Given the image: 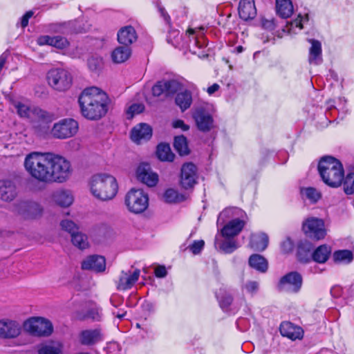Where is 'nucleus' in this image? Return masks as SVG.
<instances>
[{
  "mask_svg": "<svg viewBox=\"0 0 354 354\" xmlns=\"http://www.w3.org/2000/svg\"><path fill=\"white\" fill-rule=\"evenodd\" d=\"M24 165L32 178L44 183H64L72 173L70 162L53 153L31 152L25 157Z\"/></svg>",
  "mask_w": 354,
  "mask_h": 354,
  "instance_id": "f257e3e1",
  "label": "nucleus"
},
{
  "mask_svg": "<svg viewBox=\"0 0 354 354\" xmlns=\"http://www.w3.org/2000/svg\"><path fill=\"white\" fill-rule=\"evenodd\" d=\"M247 215L244 211L238 207H227L218 216L216 225H223L220 234L215 237L214 243L219 250L225 254H230L239 248L235 237L243 229L247 222Z\"/></svg>",
  "mask_w": 354,
  "mask_h": 354,
  "instance_id": "f03ea898",
  "label": "nucleus"
},
{
  "mask_svg": "<svg viewBox=\"0 0 354 354\" xmlns=\"http://www.w3.org/2000/svg\"><path fill=\"white\" fill-rule=\"evenodd\" d=\"M108 97L100 88L91 86L85 88L79 97L82 115L89 120L101 118L107 112Z\"/></svg>",
  "mask_w": 354,
  "mask_h": 354,
  "instance_id": "7ed1b4c3",
  "label": "nucleus"
},
{
  "mask_svg": "<svg viewBox=\"0 0 354 354\" xmlns=\"http://www.w3.org/2000/svg\"><path fill=\"white\" fill-rule=\"evenodd\" d=\"M90 190L95 198L107 201L112 200L117 195L118 184L116 178L111 174H97L91 178Z\"/></svg>",
  "mask_w": 354,
  "mask_h": 354,
  "instance_id": "20e7f679",
  "label": "nucleus"
},
{
  "mask_svg": "<svg viewBox=\"0 0 354 354\" xmlns=\"http://www.w3.org/2000/svg\"><path fill=\"white\" fill-rule=\"evenodd\" d=\"M319 175L325 184L331 187H339L344 177L342 163L332 156L323 157L318 164Z\"/></svg>",
  "mask_w": 354,
  "mask_h": 354,
  "instance_id": "39448f33",
  "label": "nucleus"
},
{
  "mask_svg": "<svg viewBox=\"0 0 354 354\" xmlns=\"http://www.w3.org/2000/svg\"><path fill=\"white\" fill-rule=\"evenodd\" d=\"M124 203L130 212L141 214L149 206L148 194L142 189L132 188L126 194Z\"/></svg>",
  "mask_w": 354,
  "mask_h": 354,
  "instance_id": "423d86ee",
  "label": "nucleus"
},
{
  "mask_svg": "<svg viewBox=\"0 0 354 354\" xmlns=\"http://www.w3.org/2000/svg\"><path fill=\"white\" fill-rule=\"evenodd\" d=\"M48 84L54 90L64 92L68 90L73 84L71 73L64 68H55L49 70L46 74Z\"/></svg>",
  "mask_w": 354,
  "mask_h": 354,
  "instance_id": "0eeeda50",
  "label": "nucleus"
},
{
  "mask_svg": "<svg viewBox=\"0 0 354 354\" xmlns=\"http://www.w3.org/2000/svg\"><path fill=\"white\" fill-rule=\"evenodd\" d=\"M24 328L27 332L37 337H47L53 331L52 323L42 317H32L28 319L24 322Z\"/></svg>",
  "mask_w": 354,
  "mask_h": 354,
  "instance_id": "6e6552de",
  "label": "nucleus"
},
{
  "mask_svg": "<svg viewBox=\"0 0 354 354\" xmlns=\"http://www.w3.org/2000/svg\"><path fill=\"white\" fill-rule=\"evenodd\" d=\"M78 122L72 118H64L55 122L50 133L54 138L64 140L74 136L78 131Z\"/></svg>",
  "mask_w": 354,
  "mask_h": 354,
  "instance_id": "1a4fd4ad",
  "label": "nucleus"
},
{
  "mask_svg": "<svg viewBox=\"0 0 354 354\" xmlns=\"http://www.w3.org/2000/svg\"><path fill=\"white\" fill-rule=\"evenodd\" d=\"M13 105L21 118H28L32 120L51 121L53 116L38 107H31L22 102L15 101Z\"/></svg>",
  "mask_w": 354,
  "mask_h": 354,
  "instance_id": "9d476101",
  "label": "nucleus"
},
{
  "mask_svg": "<svg viewBox=\"0 0 354 354\" xmlns=\"http://www.w3.org/2000/svg\"><path fill=\"white\" fill-rule=\"evenodd\" d=\"M303 230L305 234L310 239L321 240L327 234L325 222L322 218L308 217L303 223Z\"/></svg>",
  "mask_w": 354,
  "mask_h": 354,
  "instance_id": "9b49d317",
  "label": "nucleus"
},
{
  "mask_svg": "<svg viewBox=\"0 0 354 354\" xmlns=\"http://www.w3.org/2000/svg\"><path fill=\"white\" fill-rule=\"evenodd\" d=\"M301 285V276L297 272H291L281 278L278 288L281 291L296 293L300 290Z\"/></svg>",
  "mask_w": 354,
  "mask_h": 354,
  "instance_id": "f8f14e48",
  "label": "nucleus"
},
{
  "mask_svg": "<svg viewBox=\"0 0 354 354\" xmlns=\"http://www.w3.org/2000/svg\"><path fill=\"white\" fill-rule=\"evenodd\" d=\"M193 118L197 128L201 131H209L214 127L212 114L203 107L196 109L193 113Z\"/></svg>",
  "mask_w": 354,
  "mask_h": 354,
  "instance_id": "ddd939ff",
  "label": "nucleus"
},
{
  "mask_svg": "<svg viewBox=\"0 0 354 354\" xmlns=\"http://www.w3.org/2000/svg\"><path fill=\"white\" fill-rule=\"evenodd\" d=\"M197 168L195 165L191 162L184 164L181 168L180 185L185 189L194 187L196 183Z\"/></svg>",
  "mask_w": 354,
  "mask_h": 354,
  "instance_id": "4468645a",
  "label": "nucleus"
},
{
  "mask_svg": "<svg viewBox=\"0 0 354 354\" xmlns=\"http://www.w3.org/2000/svg\"><path fill=\"white\" fill-rule=\"evenodd\" d=\"M180 84L175 80L160 81L152 87V94L156 97H169L175 93Z\"/></svg>",
  "mask_w": 354,
  "mask_h": 354,
  "instance_id": "2eb2a0df",
  "label": "nucleus"
},
{
  "mask_svg": "<svg viewBox=\"0 0 354 354\" xmlns=\"http://www.w3.org/2000/svg\"><path fill=\"white\" fill-rule=\"evenodd\" d=\"M137 179L149 187L155 186L158 181V176L152 171L147 164H140L136 169Z\"/></svg>",
  "mask_w": 354,
  "mask_h": 354,
  "instance_id": "dca6fc26",
  "label": "nucleus"
},
{
  "mask_svg": "<svg viewBox=\"0 0 354 354\" xmlns=\"http://www.w3.org/2000/svg\"><path fill=\"white\" fill-rule=\"evenodd\" d=\"M140 274V271L138 269L122 271L117 281V288L120 290L130 289L138 280Z\"/></svg>",
  "mask_w": 354,
  "mask_h": 354,
  "instance_id": "f3484780",
  "label": "nucleus"
},
{
  "mask_svg": "<svg viewBox=\"0 0 354 354\" xmlns=\"http://www.w3.org/2000/svg\"><path fill=\"white\" fill-rule=\"evenodd\" d=\"M21 332L20 324L13 320H0V337L3 338H15Z\"/></svg>",
  "mask_w": 354,
  "mask_h": 354,
  "instance_id": "a211bd4d",
  "label": "nucleus"
},
{
  "mask_svg": "<svg viewBox=\"0 0 354 354\" xmlns=\"http://www.w3.org/2000/svg\"><path fill=\"white\" fill-rule=\"evenodd\" d=\"M102 339L103 335L98 328L84 330L79 334V342L84 346H92Z\"/></svg>",
  "mask_w": 354,
  "mask_h": 354,
  "instance_id": "6ab92c4d",
  "label": "nucleus"
},
{
  "mask_svg": "<svg viewBox=\"0 0 354 354\" xmlns=\"http://www.w3.org/2000/svg\"><path fill=\"white\" fill-rule=\"evenodd\" d=\"M82 268L83 270H91L95 272H103L106 268V260L102 256H89L82 261Z\"/></svg>",
  "mask_w": 354,
  "mask_h": 354,
  "instance_id": "aec40b11",
  "label": "nucleus"
},
{
  "mask_svg": "<svg viewBox=\"0 0 354 354\" xmlns=\"http://www.w3.org/2000/svg\"><path fill=\"white\" fill-rule=\"evenodd\" d=\"M151 136L152 129L151 127L145 123L136 126L131 133V140L137 144L149 140Z\"/></svg>",
  "mask_w": 354,
  "mask_h": 354,
  "instance_id": "412c9836",
  "label": "nucleus"
},
{
  "mask_svg": "<svg viewBox=\"0 0 354 354\" xmlns=\"http://www.w3.org/2000/svg\"><path fill=\"white\" fill-rule=\"evenodd\" d=\"M51 197L53 202L62 207H69L74 201L72 192L67 189L56 190L53 193Z\"/></svg>",
  "mask_w": 354,
  "mask_h": 354,
  "instance_id": "4be33fe9",
  "label": "nucleus"
},
{
  "mask_svg": "<svg viewBox=\"0 0 354 354\" xmlns=\"http://www.w3.org/2000/svg\"><path fill=\"white\" fill-rule=\"evenodd\" d=\"M279 329L281 335L292 340L299 339L303 337L304 331L302 328L290 322H283Z\"/></svg>",
  "mask_w": 354,
  "mask_h": 354,
  "instance_id": "5701e85b",
  "label": "nucleus"
},
{
  "mask_svg": "<svg viewBox=\"0 0 354 354\" xmlns=\"http://www.w3.org/2000/svg\"><path fill=\"white\" fill-rule=\"evenodd\" d=\"M311 46L309 48L308 62L310 64L319 65L322 64V49L320 41L315 39H308Z\"/></svg>",
  "mask_w": 354,
  "mask_h": 354,
  "instance_id": "b1692460",
  "label": "nucleus"
},
{
  "mask_svg": "<svg viewBox=\"0 0 354 354\" xmlns=\"http://www.w3.org/2000/svg\"><path fill=\"white\" fill-rule=\"evenodd\" d=\"M137 39V34L134 28L127 26L120 29L118 32V41L119 43L129 46Z\"/></svg>",
  "mask_w": 354,
  "mask_h": 354,
  "instance_id": "393cba45",
  "label": "nucleus"
},
{
  "mask_svg": "<svg viewBox=\"0 0 354 354\" xmlns=\"http://www.w3.org/2000/svg\"><path fill=\"white\" fill-rule=\"evenodd\" d=\"M239 15L245 21L254 18L257 15V10L254 1L252 0H241Z\"/></svg>",
  "mask_w": 354,
  "mask_h": 354,
  "instance_id": "a878e982",
  "label": "nucleus"
},
{
  "mask_svg": "<svg viewBox=\"0 0 354 354\" xmlns=\"http://www.w3.org/2000/svg\"><path fill=\"white\" fill-rule=\"evenodd\" d=\"M17 196V188L11 180H0V198L5 201H12Z\"/></svg>",
  "mask_w": 354,
  "mask_h": 354,
  "instance_id": "bb28decb",
  "label": "nucleus"
},
{
  "mask_svg": "<svg viewBox=\"0 0 354 354\" xmlns=\"http://www.w3.org/2000/svg\"><path fill=\"white\" fill-rule=\"evenodd\" d=\"M268 244V236L265 233L254 234L250 237V246L257 251L264 250Z\"/></svg>",
  "mask_w": 354,
  "mask_h": 354,
  "instance_id": "cd10ccee",
  "label": "nucleus"
},
{
  "mask_svg": "<svg viewBox=\"0 0 354 354\" xmlns=\"http://www.w3.org/2000/svg\"><path fill=\"white\" fill-rule=\"evenodd\" d=\"M276 10L282 18L290 17L293 12V6L290 0H276Z\"/></svg>",
  "mask_w": 354,
  "mask_h": 354,
  "instance_id": "c85d7f7f",
  "label": "nucleus"
},
{
  "mask_svg": "<svg viewBox=\"0 0 354 354\" xmlns=\"http://www.w3.org/2000/svg\"><path fill=\"white\" fill-rule=\"evenodd\" d=\"M131 54V50L129 46H124L117 47L113 50L111 57L115 63H123L127 61Z\"/></svg>",
  "mask_w": 354,
  "mask_h": 354,
  "instance_id": "c756f323",
  "label": "nucleus"
},
{
  "mask_svg": "<svg viewBox=\"0 0 354 354\" xmlns=\"http://www.w3.org/2000/svg\"><path fill=\"white\" fill-rule=\"evenodd\" d=\"M301 197L310 203H316L322 197V194L317 189L311 187H303L300 190Z\"/></svg>",
  "mask_w": 354,
  "mask_h": 354,
  "instance_id": "7c9ffc66",
  "label": "nucleus"
},
{
  "mask_svg": "<svg viewBox=\"0 0 354 354\" xmlns=\"http://www.w3.org/2000/svg\"><path fill=\"white\" fill-rule=\"evenodd\" d=\"M176 104L180 107L182 111L187 110L192 104V94L188 91L178 93L176 97Z\"/></svg>",
  "mask_w": 354,
  "mask_h": 354,
  "instance_id": "2f4dec72",
  "label": "nucleus"
},
{
  "mask_svg": "<svg viewBox=\"0 0 354 354\" xmlns=\"http://www.w3.org/2000/svg\"><path fill=\"white\" fill-rule=\"evenodd\" d=\"M331 250L330 248L326 245H322L318 247L314 252L312 254L313 259L319 263H325L330 254Z\"/></svg>",
  "mask_w": 354,
  "mask_h": 354,
  "instance_id": "473e14b6",
  "label": "nucleus"
},
{
  "mask_svg": "<svg viewBox=\"0 0 354 354\" xmlns=\"http://www.w3.org/2000/svg\"><path fill=\"white\" fill-rule=\"evenodd\" d=\"M249 264L254 269L265 272L268 270V262L266 259L259 254H252L249 259Z\"/></svg>",
  "mask_w": 354,
  "mask_h": 354,
  "instance_id": "72a5a7b5",
  "label": "nucleus"
},
{
  "mask_svg": "<svg viewBox=\"0 0 354 354\" xmlns=\"http://www.w3.org/2000/svg\"><path fill=\"white\" fill-rule=\"evenodd\" d=\"M71 238L72 244L80 250H85L90 246L87 235L80 230Z\"/></svg>",
  "mask_w": 354,
  "mask_h": 354,
  "instance_id": "f704fd0d",
  "label": "nucleus"
},
{
  "mask_svg": "<svg viewBox=\"0 0 354 354\" xmlns=\"http://www.w3.org/2000/svg\"><path fill=\"white\" fill-rule=\"evenodd\" d=\"M156 154L162 161H173L174 154L171 152L170 146L167 144H160L157 147Z\"/></svg>",
  "mask_w": 354,
  "mask_h": 354,
  "instance_id": "c9c22d12",
  "label": "nucleus"
},
{
  "mask_svg": "<svg viewBox=\"0 0 354 354\" xmlns=\"http://www.w3.org/2000/svg\"><path fill=\"white\" fill-rule=\"evenodd\" d=\"M38 354H63L62 346L58 342H53L41 346Z\"/></svg>",
  "mask_w": 354,
  "mask_h": 354,
  "instance_id": "e433bc0d",
  "label": "nucleus"
},
{
  "mask_svg": "<svg viewBox=\"0 0 354 354\" xmlns=\"http://www.w3.org/2000/svg\"><path fill=\"white\" fill-rule=\"evenodd\" d=\"M216 297L222 308H227L232 302V296L225 288H220L218 291L216 292Z\"/></svg>",
  "mask_w": 354,
  "mask_h": 354,
  "instance_id": "4c0bfd02",
  "label": "nucleus"
},
{
  "mask_svg": "<svg viewBox=\"0 0 354 354\" xmlns=\"http://www.w3.org/2000/svg\"><path fill=\"white\" fill-rule=\"evenodd\" d=\"M174 146L180 155L183 156L189 153L187 139L183 136H176L175 138Z\"/></svg>",
  "mask_w": 354,
  "mask_h": 354,
  "instance_id": "58836bf2",
  "label": "nucleus"
},
{
  "mask_svg": "<svg viewBox=\"0 0 354 354\" xmlns=\"http://www.w3.org/2000/svg\"><path fill=\"white\" fill-rule=\"evenodd\" d=\"M22 205L27 210L26 216L28 217L36 218L37 216L41 215L42 212L41 207L37 203H23Z\"/></svg>",
  "mask_w": 354,
  "mask_h": 354,
  "instance_id": "ea45409f",
  "label": "nucleus"
},
{
  "mask_svg": "<svg viewBox=\"0 0 354 354\" xmlns=\"http://www.w3.org/2000/svg\"><path fill=\"white\" fill-rule=\"evenodd\" d=\"M164 201L169 203H178L185 200V196L174 189H167L163 195Z\"/></svg>",
  "mask_w": 354,
  "mask_h": 354,
  "instance_id": "a19ab883",
  "label": "nucleus"
},
{
  "mask_svg": "<svg viewBox=\"0 0 354 354\" xmlns=\"http://www.w3.org/2000/svg\"><path fill=\"white\" fill-rule=\"evenodd\" d=\"M335 261L344 263H349L353 261L352 252L348 250L336 251L333 254Z\"/></svg>",
  "mask_w": 354,
  "mask_h": 354,
  "instance_id": "79ce46f5",
  "label": "nucleus"
},
{
  "mask_svg": "<svg viewBox=\"0 0 354 354\" xmlns=\"http://www.w3.org/2000/svg\"><path fill=\"white\" fill-rule=\"evenodd\" d=\"M60 226L62 230L71 234V237L80 230L79 226L69 219L62 220L60 222Z\"/></svg>",
  "mask_w": 354,
  "mask_h": 354,
  "instance_id": "37998d69",
  "label": "nucleus"
},
{
  "mask_svg": "<svg viewBox=\"0 0 354 354\" xmlns=\"http://www.w3.org/2000/svg\"><path fill=\"white\" fill-rule=\"evenodd\" d=\"M71 23L52 24L49 25L48 30L55 33L68 34L71 31L69 26Z\"/></svg>",
  "mask_w": 354,
  "mask_h": 354,
  "instance_id": "c03bdc74",
  "label": "nucleus"
},
{
  "mask_svg": "<svg viewBox=\"0 0 354 354\" xmlns=\"http://www.w3.org/2000/svg\"><path fill=\"white\" fill-rule=\"evenodd\" d=\"M344 190L346 194L354 193V173H349L346 175L344 183Z\"/></svg>",
  "mask_w": 354,
  "mask_h": 354,
  "instance_id": "a18cd8bd",
  "label": "nucleus"
},
{
  "mask_svg": "<svg viewBox=\"0 0 354 354\" xmlns=\"http://www.w3.org/2000/svg\"><path fill=\"white\" fill-rule=\"evenodd\" d=\"M187 33L189 34V48H191L192 46H196L198 47V48H201L205 45V40L203 39V38L201 37L199 39L194 35V30H189L187 31Z\"/></svg>",
  "mask_w": 354,
  "mask_h": 354,
  "instance_id": "49530a36",
  "label": "nucleus"
},
{
  "mask_svg": "<svg viewBox=\"0 0 354 354\" xmlns=\"http://www.w3.org/2000/svg\"><path fill=\"white\" fill-rule=\"evenodd\" d=\"M69 41L68 39L62 36H54L53 41L51 46L57 49L64 50L69 46Z\"/></svg>",
  "mask_w": 354,
  "mask_h": 354,
  "instance_id": "de8ad7c7",
  "label": "nucleus"
},
{
  "mask_svg": "<svg viewBox=\"0 0 354 354\" xmlns=\"http://www.w3.org/2000/svg\"><path fill=\"white\" fill-rule=\"evenodd\" d=\"M145 107L142 104H133L127 111V117L131 119L135 115L142 113Z\"/></svg>",
  "mask_w": 354,
  "mask_h": 354,
  "instance_id": "09e8293b",
  "label": "nucleus"
},
{
  "mask_svg": "<svg viewBox=\"0 0 354 354\" xmlns=\"http://www.w3.org/2000/svg\"><path fill=\"white\" fill-rule=\"evenodd\" d=\"M89 69L92 71H98L102 65V59L101 57H91L87 62Z\"/></svg>",
  "mask_w": 354,
  "mask_h": 354,
  "instance_id": "8fccbe9b",
  "label": "nucleus"
},
{
  "mask_svg": "<svg viewBox=\"0 0 354 354\" xmlns=\"http://www.w3.org/2000/svg\"><path fill=\"white\" fill-rule=\"evenodd\" d=\"M259 288V284L256 281H248L243 286V289L252 295L258 292Z\"/></svg>",
  "mask_w": 354,
  "mask_h": 354,
  "instance_id": "3c124183",
  "label": "nucleus"
},
{
  "mask_svg": "<svg viewBox=\"0 0 354 354\" xmlns=\"http://www.w3.org/2000/svg\"><path fill=\"white\" fill-rule=\"evenodd\" d=\"M261 26L268 30L272 31L276 28L275 20L272 17H262L261 19Z\"/></svg>",
  "mask_w": 354,
  "mask_h": 354,
  "instance_id": "603ef678",
  "label": "nucleus"
},
{
  "mask_svg": "<svg viewBox=\"0 0 354 354\" xmlns=\"http://www.w3.org/2000/svg\"><path fill=\"white\" fill-rule=\"evenodd\" d=\"M308 20V15H306L304 17H301V15H299L298 17L295 19L294 21L290 22V29H292L293 28H298L299 30H301L303 28V23L305 21Z\"/></svg>",
  "mask_w": 354,
  "mask_h": 354,
  "instance_id": "864d4df0",
  "label": "nucleus"
},
{
  "mask_svg": "<svg viewBox=\"0 0 354 354\" xmlns=\"http://www.w3.org/2000/svg\"><path fill=\"white\" fill-rule=\"evenodd\" d=\"M293 243L290 238H286L281 243V251L284 253H289L293 250Z\"/></svg>",
  "mask_w": 354,
  "mask_h": 354,
  "instance_id": "5fc2aeb1",
  "label": "nucleus"
},
{
  "mask_svg": "<svg viewBox=\"0 0 354 354\" xmlns=\"http://www.w3.org/2000/svg\"><path fill=\"white\" fill-rule=\"evenodd\" d=\"M205 245V242L203 240L195 241L190 246L189 250L194 254L200 253Z\"/></svg>",
  "mask_w": 354,
  "mask_h": 354,
  "instance_id": "6e6d98bb",
  "label": "nucleus"
},
{
  "mask_svg": "<svg viewBox=\"0 0 354 354\" xmlns=\"http://www.w3.org/2000/svg\"><path fill=\"white\" fill-rule=\"evenodd\" d=\"M53 37L49 35H41L37 38V43L39 46L49 45L52 46Z\"/></svg>",
  "mask_w": 354,
  "mask_h": 354,
  "instance_id": "4d7b16f0",
  "label": "nucleus"
},
{
  "mask_svg": "<svg viewBox=\"0 0 354 354\" xmlns=\"http://www.w3.org/2000/svg\"><path fill=\"white\" fill-rule=\"evenodd\" d=\"M154 272L156 277L158 278H163L167 274L166 268L164 266H159L156 267Z\"/></svg>",
  "mask_w": 354,
  "mask_h": 354,
  "instance_id": "13d9d810",
  "label": "nucleus"
},
{
  "mask_svg": "<svg viewBox=\"0 0 354 354\" xmlns=\"http://www.w3.org/2000/svg\"><path fill=\"white\" fill-rule=\"evenodd\" d=\"M178 36H179L178 31H177V30L170 31L169 33L168 37H167L168 42L171 43L174 46L178 45L179 44L178 42L177 41H176L175 39H173V38L175 39L176 37H178Z\"/></svg>",
  "mask_w": 354,
  "mask_h": 354,
  "instance_id": "bf43d9fd",
  "label": "nucleus"
},
{
  "mask_svg": "<svg viewBox=\"0 0 354 354\" xmlns=\"http://www.w3.org/2000/svg\"><path fill=\"white\" fill-rule=\"evenodd\" d=\"M172 127L175 129L180 128L183 131H187L189 129V127L185 124V122L181 120H176L172 122Z\"/></svg>",
  "mask_w": 354,
  "mask_h": 354,
  "instance_id": "052dcab7",
  "label": "nucleus"
},
{
  "mask_svg": "<svg viewBox=\"0 0 354 354\" xmlns=\"http://www.w3.org/2000/svg\"><path fill=\"white\" fill-rule=\"evenodd\" d=\"M32 15H33V12L28 11L21 17L20 23H21V26L22 28H25L28 26L29 19L31 18Z\"/></svg>",
  "mask_w": 354,
  "mask_h": 354,
  "instance_id": "680f3d73",
  "label": "nucleus"
},
{
  "mask_svg": "<svg viewBox=\"0 0 354 354\" xmlns=\"http://www.w3.org/2000/svg\"><path fill=\"white\" fill-rule=\"evenodd\" d=\"M220 88V86L215 83L207 88V92L209 95H213Z\"/></svg>",
  "mask_w": 354,
  "mask_h": 354,
  "instance_id": "e2e57ef3",
  "label": "nucleus"
},
{
  "mask_svg": "<svg viewBox=\"0 0 354 354\" xmlns=\"http://www.w3.org/2000/svg\"><path fill=\"white\" fill-rule=\"evenodd\" d=\"M86 317H89V318H92L93 319H95V320H98L100 318V314L97 311H96V312L91 311L86 315Z\"/></svg>",
  "mask_w": 354,
  "mask_h": 354,
  "instance_id": "0e129e2a",
  "label": "nucleus"
},
{
  "mask_svg": "<svg viewBox=\"0 0 354 354\" xmlns=\"http://www.w3.org/2000/svg\"><path fill=\"white\" fill-rule=\"evenodd\" d=\"M304 252V250L301 247H299L297 252V255L301 261L306 262L308 259V258L303 257L302 253Z\"/></svg>",
  "mask_w": 354,
  "mask_h": 354,
  "instance_id": "69168bd1",
  "label": "nucleus"
},
{
  "mask_svg": "<svg viewBox=\"0 0 354 354\" xmlns=\"http://www.w3.org/2000/svg\"><path fill=\"white\" fill-rule=\"evenodd\" d=\"M162 16L166 22L169 23V16L165 12V10L163 8L160 9Z\"/></svg>",
  "mask_w": 354,
  "mask_h": 354,
  "instance_id": "338daca9",
  "label": "nucleus"
},
{
  "mask_svg": "<svg viewBox=\"0 0 354 354\" xmlns=\"http://www.w3.org/2000/svg\"><path fill=\"white\" fill-rule=\"evenodd\" d=\"M5 62H6V57L3 55H1L0 57V71H1L2 68L3 67Z\"/></svg>",
  "mask_w": 354,
  "mask_h": 354,
  "instance_id": "774afa93",
  "label": "nucleus"
}]
</instances>
